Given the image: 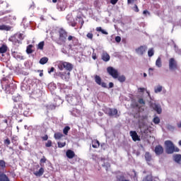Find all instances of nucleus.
Masks as SVG:
<instances>
[{
    "mask_svg": "<svg viewBox=\"0 0 181 181\" xmlns=\"http://www.w3.org/2000/svg\"><path fill=\"white\" fill-rule=\"evenodd\" d=\"M178 145H179L180 146H181V140L179 141Z\"/></svg>",
    "mask_w": 181,
    "mask_h": 181,
    "instance_id": "774afa93",
    "label": "nucleus"
},
{
    "mask_svg": "<svg viewBox=\"0 0 181 181\" xmlns=\"http://www.w3.org/2000/svg\"><path fill=\"white\" fill-rule=\"evenodd\" d=\"M138 91H139V93H144L145 92V88H139Z\"/></svg>",
    "mask_w": 181,
    "mask_h": 181,
    "instance_id": "603ef678",
    "label": "nucleus"
},
{
    "mask_svg": "<svg viewBox=\"0 0 181 181\" xmlns=\"http://www.w3.org/2000/svg\"><path fill=\"white\" fill-rule=\"evenodd\" d=\"M37 72L40 73V77H43V70H37Z\"/></svg>",
    "mask_w": 181,
    "mask_h": 181,
    "instance_id": "3c124183",
    "label": "nucleus"
},
{
    "mask_svg": "<svg viewBox=\"0 0 181 181\" xmlns=\"http://www.w3.org/2000/svg\"><path fill=\"white\" fill-rule=\"evenodd\" d=\"M156 66L157 67H162V59L160 57L156 61Z\"/></svg>",
    "mask_w": 181,
    "mask_h": 181,
    "instance_id": "c85d7f7f",
    "label": "nucleus"
},
{
    "mask_svg": "<svg viewBox=\"0 0 181 181\" xmlns=\"http://www.w3.org/2000/svg\"><path fill=\"white\" fill-rule=\"evenodd\" d=\"M145 159L148 165H150V162L152 160V155L149 152H146L145 153Z\"/></svg>",
    "mask_w": 181,
    "mask_h": 181,
    "instance_id": "6ab92c4d",
    "label": "nucleus"
},
{
    "mask_svg": "<svg viewBox=\"0 0 181 181\" xmlns=\"http://www.w3.org/2000/svg\"><path fill=\"white\" fill-rule=\"evenodd\" d=\"M156 155H162L163 153V147L160 145H158L155 148Z\"/></svg>",
    "mask_w": 181,
    "mask_h": 181,
    "instance_id": "4468645a",
    "label": "nucleus"
},
{
    "mask_svg": "<svg viewBox=\"0 0 181 181\" xmlns=\"http://www.w3.org/2000/svg\"><path fill=\"white\" fill-rule=\"evenodd\" d=\"M152 108H153L154 111H156L158 114H162V108L159 106V105L154 103L151 105Z\"/></svg>",
    "mask_w": 181,
    "mask_h": 181,
    "instance_id": "2eb2a0df",
    "label": "nucleus"
},
{
    "mask_svg": "<svg viewBox=\"0 0 181 181\" xmlns=\"http://www.w3.org/2000/svg\"><path fill=\"white\" fill-rule=\"evenodd\" d=\"M68 40L69 42H71V40H76V37L73 35H69Z\"/></svg>",
    "mask_w": 181,
    "mask_h": 181,
    "instance_id": "c03bdc74",
    "label": "nucleus"
},
{
    "mask_svg": "<svg viewBox=\"0 0 181 181\" xmlns=\"http://www.w3.org/2000/svg\"><path fill=\"white\" fill-rule=\"evenodd\" d=\"M177 127H178V128H181V122L177 124Z\"/></svg>",
    "mask_w": 181,
    "mask_h": 181,
    "instance_id": "0e129e2a",
    "label": "nucleus"
},
{
    "mask_svg": "<svg viewBox=\"0 0 181 181\" xmlns=\"http://www.w3.org/2000/svg\"><path fill=\"white\" fill-rule=\"evenodd\" d=\"M32 47H33V45H29L27 47L26 52H27L28 54H30L33 53V50H32Z\"/></svg>",
    "mask_w": 181,
    "mask_h": 181,
    "instance_id": "7c9ffc66",
    "label": "nucleus"
},
{
    "mask_svg": "<svg viewBox=\"0 0 181 181\" xmlns=\"http://www.w3.org/2000/svg\"><path fill=\"white\" fill-rule=\"evenodd\" d=\"M117 2L118 0H110V4H112V5H115Z\"/></svg>",
    "mask_w": 181,
    "mask_h": 181,
    "instance_id": "864d4df0",
    "label": "nucleus"
},
{
    "mask_svg": "<svg viewBox=\"0 0 181 181\" xmlns=\"http://www.w3.org/2000/svg\"><path fill=\"white\" fill-rule=\"evenodd\" d=\"M95 82L98 86H101L103 88H112L114 87V83L110 82L109 86H107V83L103 82V79H101V77L98 75L95 76Z\"/></svg>",
    "mask_w": 181,
    "mask_h": 181,
    "instance_id": "39448f33",
    "label": "nucleus"
},
{
    "mask_svg": "<svg viewBox=\"0 0 181 181\" xmlns=\"http://www.w3.org/2000/svg\"><path fill=\"white\" fill-rule=\"evenodd\" d=\"M76 25H77V23H75V22H74V23H72L71 24V25L73 28L76 27Z\"/></svg>",
    "mask_w": 181,
    "mask_h": 181,
    "instance_id": "bf43d9fd",
    "label": "nucleus"
},
{
    "mask_svg": "<svg viewBox=\"0 0 181 181\" xmlns=\"http://www.w3.org/2000/svg\"><path fill=\"white\" fill-rule=\"evenodd\" d=\"M169 69L177 70V62L175 60V58H170L169 59Z\"/></svg>",
    "mask_w": 181,
    "mask_h": 181,
    "instance_id": "9d476101",
    "label": "nucleus"
},
{
    "mask_svg": "<svg viewBox=\"0 0 181 181\" xmlns=\"http://www.w3.org/2000/svg\"><path fill=\"white\" fill-rule=\"evenodd\" d=\"M77 19H80L81 21V25L80 27V29L83 28V25H84V20L81 18V16H77Z\"/></svg>",
    "mask_w": 181,
    "mask_h": 181,
    "instance_id": "a19ab883",
    "label": "nucleus"
},
{
    "mask_svg": "<svg viewBox=\"0 0 181 181\" xmlns=\"http://www.w3.org/2000/svg\"><path fill=\"white\" fill-rule=\"evenodd\" d=\"M7 51H8V47L6 45H3L0 47V53H1V54L6 53Z\"/></svg>",
    "mask_w": 181,
    "mask_h": 181,
    "instance_id": "a878e982",
    "label": "nucleus"
},
{
    "mask_svg": "<svg viewBox=\"0 0 181 181\" xmlns=\"http://www.w3.org/2000/svg\"><path fill=\"white\" fill-rule=\"evenodd\" d=\"M153 70H155V69H153V68H149L148 69V74H149V76H153Z\"/></svg>",
    "mask_w": 181,
    "mask_h": 181,
    "instance_id": "37998d69",
    "label": "nucleus"
},
{
    "mask_svg": "<svg viewBox=\"0 0 181 181\" xmlns=\"http://www.w3.org/2000/svg\"><path fill=\"white\" fill-rule=\"evenodd\" d=\"M109 117H114V115H116L115 117L117 118V117H119L118 115V110L114 108H109L107 110V112H106Z\"/></svg>",
    "mask_w": 181,
    "mask_h": 181,
    "instance_id": "f8f14e48",
    "label": "nucleus"
},
{
    "mask_svg": "<svg viewBox=\"0 0 181 181\" xmlns=\"http://www.w3.org/2000/svg\"><path fill=\"white\" fill-rule=\"evenodd\" d=\"M143 181H153V177L152 175H147Z\"/></svg>",
    "mask_w": 181,
    "mask_h": 181,
    "instance_id": "72a5a7b5",
    "label": "nucleus"
},
{
    "mask_svg": "<svg viewBox=\"0 0 181 181\" xmlns=\"http://www.w3.org/2000/svg\"><path fill=\"white\" fill-rule=\"evenodd\" d=\"M107 71L113 78H118V70L114 69V67L108 66L107 68Z\"/></svg>",
    "mask_w": 181,
    "mask_h": 181,
    "instance_id": "1a4fd4ad",
    "label": "nucleus"
},
{
    "mask_svg": "<svg viewBox=\"0 0 181 181\" xmlns=\"http://www.w3.org/2000/svg\"><path fill=\"white\" fill-rule=\"evenodd\" d=\"M135 1L136 0H127V4H134V2H135Z\"/></svg>",
    "mask_w": 181,
    "mask_h": 181,
    "instance_id": "13d9d810",
    "label": "nucleus"
},
{
    "mask_svg": "<svg viewBox=\"0 0 181 181\" xmlns=\"http://www.w3.org/2000/svg\"><path fill=\"white\" fill-rule=\"evenodd\" d=\"M134 8L136 9L135 10L136 12H139V8H138V6L135 5Z\"/></svg>",
    "mask_w": 181,
    "mask_h": 181,
    "instance_id": "052dcab7",
    "label": "nucleus"
},
{
    "mask_svg": "<svg viewBox=\"0 0 181 181\" xmlns=\"http://www.w3.org/2000/svg\"><path fill=\"white\" fill-rule=\"evenodd\" d=\"M66 158H68L69 159H73V158L76 156V153H74V151H73V150H67L66 152Z\"/></svg>",
    "mask_w": 181,
    "mask_h": 181,
    "instance_id": "dca6fc26",
    "label": "nucleus"
},
{
    "mask_svg": "<svg viewBox=\"0 0 181 181\" xmlns=\"http://www.w3.org/2000/svg\"><path fill=\"white\" fill-rule=\"evenodd\" d=\"M139 103L145 105V100H144V98L139 99Z\"/></svg>",
    "mask_w": 181,
    "mask_h": 181,
    "instance_id": "de8ad7c7",
    "label": "nucleus"
},
{
    "mask_svg": "<svg viewBox=\"0 0 181 181\" xmlns=\"http://www.w3.org/2000/svg\"><path fill=\"white\" fill-rule=\"evenodd\" d=\"M86 37H88V39H90V40H93V37H94V35L93 34V33H88L86 35Z\"/></svg>",
    "mask_w": 181,
    "mask_h": 181,
    "instance_id": "e433bc0d",
    "label": "nucleus"
},
{
    "mask_svg": "<svg viewBox=\"0 0 181 181\" xmlns=\"http://www.w3.org/2000/svg\"><path fill=\"white\" fill-rule=\"evenodd\" d=\"M49 110H56V105H49Z\"/></svg>",
    "mask_w": 181,
    "mask_h": 181,
    "instance_id": "8fccbe9b",
    "label": "nucleus"
},
{
    "mask_svg": "<svg viewBox=\"0 0 181 181\" xmlns=\"http://www.w3.org/2000/svg\"><path fill=\"white\" fill-rule=\"evenodd\" d=\"M64 135L61 132H57L54 134V139H62Z\"/></svg>",
    "mask_w": 181,
    "mask_h": 181,
    "instance_id": "bb28decb",
    "label": "nucleus"
},
{
    "mask_svg": "<svg viewBox=\"0 0 181 181\" xmlns=\"http://www.w3.org/2000/svg\"><path fill=\"white\" fill-rule=\"evenodd\" d=\"M17 88L16 83H10L6 86L5 91L6 94H12Z\"/></svg>",
    "mask_w": 181,
    "mask_h": 181,
    "instance_id": "6e6552de",
    "label": "nucleus"
},
{
    "mask_svg": "<svg viewBox=\"0 0 181 181\" xmlns=\"http://www.w3.org/2000/svg\"><path fill=\"white\" fill-rule=\"evenodd\" d=\"M6 168V163L4 160H0V170H5Z\"/></svg>",
    "mask_w": 181,
    "mask_h": 181,
    "instance_id": "b1692460",
    "label": "nucleus"
},
{
    "mask_svg": "<svg viewBox=\"0 0 181 181\" xmlns=\"http://www.w3.org/2000/svg\"><path fill=\"white\" fill-rule=\"evenodd\" d=\"M4 145H6L8 146V145H11V140L9 139H6L4 140Z\"/></svg>",
    "mask_w": 181,
    "mask_h": 181,
    "instance_id": "ea45409f",
    "label": "nucleus"
},
{
    "mask_svg": "<svg viewBox=\"0 0 181 181\" xmlns=\"http://www.w3.org/2000/svg\"><path fill=\"white\" fill-rule=\"evenodd\" d=\"M57 67L59 70L62 71L64 69H65L66 71H69V73H70V71L73 70L74 66H73L72 64L70 62L61 61L58 62Z\"/></svg>",
    "mask_w": 181,
    "mask_h": 181,
    "instance_id": "20e7f679",
    "label": "nucleus"
},
{
    "mask_svg": "<svg viewBox=\"0 0 181 181\" xmlns=\"http://www.w3.org/2000/svg\"><path fill=\"white\" fill-rule=\"evenodd\" d=\"M66 19H67V21H70V15H68V16H66Z\"/></svg>",
    "mask_w": 181,
    "mask_h": 181,
    "instance_id": "338daca9",
    "label": "nucleus"
},
{
    "mask_svg": "<svg viewBox=\"0 0 181 181\" xmlns=\"http://www.w3.org/2000/svg\"><path fill=\"white\" fill-rule=\"evenodd\" d=\"M165 152L168 154H172L173 152H179L180 149L177 147H175V144L170 140H167L165 141Z\"/></svg>",
    "mask_w": 181,
    "mask_h": 181,
    "instance_id": "f03ea898",
    "label": "nucleus"
},
{
    "mask_svg": "<svg viewBox=\"0 0 181 181\" xmlns=\"http://www.w3.org/2000/svg\"><path fill=\"white\" fill-rule=\"evenodd\" d=\"M110 54H108V53L107 52H103L102 54V60H103V62H110Z\"/></svg>",
    "mask_w": 181,
    "mask_h": 181,
    "instance_id": "aec40b11",
    "label": "nucleus"
},
{
    "mask_svg": "<svg viewBox=\"0 0 181 181\" xmlns=\"http://www.w3.org/2000/svg\"><path fill=\"white\" fill-rule=\"evenodd\" d=\"M118 81H119V83H124L125 80H127V78L125 77V76L122 75L119 76V74H118L117 78Z\"/></svg>",
    "mask_w": 181,
    "mask_h": 181,
    "instance_id": "393cba45",
    "label": "nucleus"
},
{
    "mask_svg": "<svg viewBox=\"0 0 181 181\" xmlns=\"http://www.w3.org/2000/svg\"><path fill=\"white\" fill-rule=\"evenodd\" d=\"M103 112H99L98 115H100V117H103Z\"/></svg>",
    "mask_w": 181,
    "mask_h": 181,
    "instance_id": "69168bd1",
    "label": "nucleus"
},
{
    "mask_svg": "<svg viewBox=\"0 0 181 181\" xmlns=\"http://www.w3.org/2000/svg\"><path fill=\"white\" fill-rule=\"evenodd\" d=\"M115 41H116L117 43H119V42H121V37H119V36L115 37Z\"/></svg>",
    "mask_w": 181,
    "mask_h": 181,
    "instance_id": "09e8293b",
    "label": "nucleus"
},
{
    "mask_svg": "<svg viewBox=\"0 0 181 181\" xmlns=\"http://www.w3.org/2000/svg\"><path fill=\"white\" fill-rule=\"evenodd\" d=\"M42 141H47L49 139V136L47 134H45L44 136L42 137Z\"/></svg>",
    "mask_w": 181,
    "mask_h": 181,
    "instance_id": "49530a36",
    "label": "nucleus"
},
{
    "mask_svg": "<svg viewBox=\"0 0 181 181\" xmlns=\"http://www.w3.org/2000/svg\"><path fill=\"white\" fill-rule=\"evenodd\" d=\"M57 144H58V148H64V146H66V141L65 142L59 141Z\"/></svg>",
    "mask_w": 181,
    "mask_h": 181,
    "instance_id": "c9c22d12",
    "label": "nucleus"
},
{
    "mask_svg": "<svg viewBox=\"0 0 181 181\" xmlns=\"http://www.w3.org/2000/svg\"><path fill=\"white\" fill-rule=\"evenodd\" d=\"M153 54H155V51L153 50V48H150L148 51V57H152Z\"/></svg>",
    "mask_w": 181,
    "mask_h": 181,
    "instance_id": "2f4dec72",
    "label": "nucleus"
},
{
    "mask_svg": "<svg viewBox=\"0 0 181 181\" xmlns=\"http://www.w3.org/2000/svg\"><path fill=\"white\" fill-rule=\"evenodd\" d=\"M45 46V42L42 41L38 44V49L40 50H43V47Z\"/></svg>",
    "mask_w": 181,
    "mask_h": 181,
    "instance_id": "4c0bfd02",
    "label": "nucleus"
},
{
    "mask_svg": "<svg viewBox=\"0 0 181 181\" xmlns=\"http://www.w3.org/2000/svg\"><path fill=\"white\" fill-rule=\"evenodd\" d=\"M46 160H47V159L46 157L43 156L42 158L40 159V163H46Z\"/></svg>",
    "mask_w": 181,
    "mask_h": 181,
    "instance_id": "a18cd8bd",
    "label": "nucleus"
},
{
    "mask_svg": "<svg viewBox=\"0 0 181 181\" xmlns=\"http://www.w3.org/2000/svg\"><path fill=\"white\" fill-rule=\"evenodd\" d=\"M92 59H93V60H96L97 54L95 53L92 54Z\"/></svg>",
    "mask_w": 181,
    "mask_h": 181,
    "instance_id": "5fc2aeb1",
    "label": "nucleus"
},
{
    "mask_svg": "<svg viewBox=\"0 0 181 181\" xmlns=\"http://www.w3.org/2000/svg\"><path fill=\"white\" fill-rule=\"evenodd\" d=\"M59 38L57 40V45H63V43H66V40L67 39V31L64 30V28H61L58 30Z\"/></svg>",
    "mask_w": 181,
    "mask_h": 181,
    "instance_id": "7ed1b4c3",
    "label": "nucleus"
},
{
    "mask_svg": "<svg viewBox=\"0 0 181 181\" xmlns=\"http://www.w3.org/2000/svg\"><path fill=\"white\" fill-rule=\"evenodd\" d=\"M47 62H49V59L46 57H44L40 59V64H46V63H47Z\"/></svg>",
    "mask_w": 181,
    "mask_h": 181,
    "instance_id": "c756f323",
    "label": "nucleus"
},
{
    "mask_svg": "<svg viewBox=\"0 0 181 181\" xmlns=\"http://www.w3.org/2000/svg\"><path fill=\"white\" fill-rule=\"evenodd\" d=\"M148 50V47L146 45H141L137 49H136V53L140 54V56H144V54Z\"/></svg>",
    "mask_w": 181,
    "mask_h": 181,
    "instance_id": "9b49d317",
    "label": "nucleus"
},
{
    "mask_svg": "<svg viewBox=\"0 0 181 181\" xmlns=\"http://www.w3.org/2000/svg\"><path fill=\"white\" fill-rule=\"evenodd\" d=\"M96 32H101L103 35H108V32H107L105 30H103V28L101 27H97Z\"/></svg>",
    "mask_w": 181,
    "mask_h": 181,
    "instance_id": "cd10ccee",
    "label": "nucleus"
},
{
    "mask_svg": "<svg viewBox=\"0 0 181 181\" xmlns=\"http://www.w3.org/2000/svg\"><path fill=\"white\" fill-rule=\"evenodd\" d=\"M12 27L11 25H7L5 24L0 25V30H6V32H9L11 30Z\"/></svg>",
    "mask_w": 181,
    "mask_h": 181,
    "instance_id": "f3484780",
    "label": "nucleus"
},
{
    "mask_svg": "<svg viewBox=\"0 0 181 181\" xmlns=\"http://www.w3.org/2000/svg\"><path fill=\"white\" fill-rule=\"evenodd\" d=\"M44 173H45V168H40L38 171H36L35 173H34V175L35 176H42Z\"/></svg>",
    "mask_w": 181,
    "mask_h": 181,
    "instance_id": "4be33fe9",
    "label": "nucleus"
},
{
    "mask_svg": "<svg viewBox=\"0 0 181 181\" xmlns=\"http://www.w3.org/2000/svg\"><path fill=\"white\" fill-rule=\"evenodd\" d=\"M53 71H54V67H52V68L50 69V70L48 71V73H49V74H50L51 73H53Z\"/></svg>",
    "mask_w": 181,
    "mask_h": 181,
    "instance_id": "4d7b16f0",
    "label": "nucleus"
},
{
    "mask_svg": "<svg viewBox=\"0 0 181 181\" xmlns=\"http://www.w3.org/2000/svg\"><path fill=\"white\" fill-rule=\"evenodd\" d=\"M154 91L156 93H160V91H162V86H157L156 88H155Z\"/></svg>",
    "mask_w": 181,
    "mask_h": 181,
    "instance_id": "f704fd0d",
    "label": "nucleus"
},
{
    "mask_svg": "<svg viewBox=\"0 0 181 181\" xmlns=\"http://www.w3.org/2000/svg\"><path fill=\"white\" fill-rule=\"evenodd\" d=\"M69 131H70V127L66 126L63 129V134L64 135H68Z\"/></svg>",
    "mask_w": 181,
    "mask_h": 181,
    "instance_id": "473e14b6",
    "label": "nucleus"
},
{
    "mask_svg": "<svg viewBox=\"0 0 181 181\" xmlns=\"http://www.w3.org/2000/svg\"><path fill=\"white\" fill-rule=\"evenodd\" d=\"M92 147L94 148H100V141L97 139L92 141Z\"/></svg>",
    "mask_w": 181,
    "mask_h": 181,
    "instance_id": "5701e85b",
    "label": "nucleus"
},
{
    "mask_svg": "<svg viewBox=\"0 0 181 181\" xmlns=\"http://www.w3.org/2000/svg\"><path fill=\"white\" fill-rule=\"evenodd\" d=\"M54 77L55 78H59V77L62 79L64 80V81H69L70 79V72H57L54 74Z\"/></svg>",
    "mask_w": 181,
    "mask_h": 181,
    "instance_id": "0eeeda50",
    "label": "nucleus"
},
{
    "mask_svg": "<svg viewBox=\"0 0 181 181\" xmlns=\"http://www.w3.org/2000/svg\"><path fill=\"white\" fill-rule=\"evenodd\" d=\"M0 181H11L6 174L0 173Z\"/></svg>",
    "mask_w": 181,
    "mask_h": 181,
    "instance_id": "a211bd4d",
    "label": "nucleus"
},
{
    "mask_svg": "<svg viewBox=\"0 0 181 181\" xmlns=\"http://www.w3.org/2000/svg\"><path fill=\"white\" fill-rule=\"evenodd\" d=\"M174 160L176 162V163H178V165H181V154H175L174 156Z\"/></svg>",
    "mask_w": 181,
    "mask_h": 181,
    "instance_id": "412c9836",
    "label": "nucleus"
},
{
    "mask_svg": "<svg viewBox=\"0 0 181 181\" xmlns=\"http://www.w3.org/2000/svg\"><path fill=\"white\" fill-rule=\"evenodd\" d=\"M3 122H4V124H8V119H4Z\"/></svg>",
    "mask_w": 181,
    "mask_h": 181,
    "instance_id": "e2e57ef3",
    "label": "nucleus"
},
{
    "mask_svg": "<svg viewBox=\"0 0 181 181\" xmlns=\"http://www.w3.org/2000/svg\"><path fill=\"white\" fill-rule=\"evenodd\" d=\"M153 122H154V124H159V122H160V119H159L158 117H156L153 118Z\"/></svg>",
    "mask_w": 181,
    "mask_h": 181,
    "instance_id": "58836bf2",
    "label": "nucleus"
},
{
    "mask_svg": "<svg viewBox=\"0 0 181 181\" xmlns=\"http://www.w3.org/2000/svg\"><path fill=\"white\" fill-rule=\"evenodd\" d=\"M11 142L12 144H15V142H16V139H15V138H13Z\"/></svg>",
    "mask_w": 181,
    "mask_h": 181,
    "instance_id": "680f3d73",
    "label": "nucleus"
},
{
    "mask_svg": "<svg viewBox=\"0 0 181 181\" xmlns=\"http://www.w3.org/2000/svg\"><path fill=\"white\" fill-rule=\"evenodd\" d=\"M10 42H12L15 46H19L21 43H22V40H23V34L18 33L16 34L13 36L9 38Z\"/></svg>",
    "mask_w": 181,
    "mask_h": 181,
    "instance_id": "423d86ee",
    "label": "nucleus"
},
{
    "mask_svg": "<svg viewBox=\"0 0 181 181\" xmlns=\"http://www.w3.org/2000/svg\"><path fill=\"white\" fill-rule=\"evenodd\" d=\"M12 100L13 101L12 114L13 115H18L20 111H22V110H23V105H25V104L23 103L22 96L19 95H13L12 97Z\"/></svg>",
    "mask_w": 181,
    "mask_h": 181,
    "instance_id": "f257e3e1",
    "label": "nucleus"
},
{
    "mask_svg": "<svg viewBox=\"0 0 181 181\" xmlns=\"http://www.w3.org/2000/svg\"><path fill=\"white\" fill-rule=\"evenodd\" d=\"M46 148H50L52 146V141L51 140H48L47 142L45 144Z\"/></svg>",
    "mask_w": 181,
    "mask_h": 181,
    "instance_id": "79ce46f5",
    "label": "nucleus"
},
{
    "mask_svg": "<svg viewBox=\"0 0 181 181\" xmlns=\"http://www.w3.org/2000/svg\"><path fill=\"white\" fill-rule=\"evenodd\" d=\"M130 136L134 142H136V141H141L139 136H138V133H136L135 131H130Z\"/></svg>",
    "mask_w": 181,
    "mask_h": 181,
    "instance_id": "ddd939ff",
    "label": "nucleus"
},
{
    "mask_svg": "<svg viewBox=\"0 0 181 181\" xmlns=\"http://www.w3.org/2000/svg\"><path fill=\"white\" fill-rule=\"evenodd\" d=\"M143 14L144 15H150V13H149V11H148V10H144L143 11Z\"/></svg>",
    "mask_w": 181,
    "mask_h": 181,
    "instance_id": "6e6d98bb",
    "label": "nucleus"
}]
</instances>
